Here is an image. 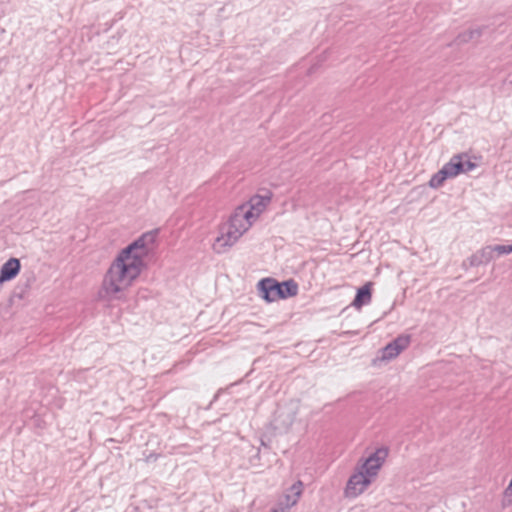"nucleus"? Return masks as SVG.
<instances>
[{
  "label": "nucleus",
  "mask_w": 512,
  "mask_h": 512,
  "mask_svg": "<svg viewBox=\"0 0 512 512\" xmlns=\"http://www.w3.org/2000/svg\"><path fill=\"white\" fill-rule=\"evenodd\" d=\"M492 257H499L512 253V243L510 245H496L487 248Z\"/></svg>",
  "instance_id": "nucleus-14"
},
{
  "label": "nucleus",
  "mask_w": 512,
  "mask_h": 512,
  "mask_svg": "<svg viewBox=\"0 0 512 512\" xmlns=\"http://www.w3.org/2000/svg\"><path fill=\"white\" fill-rule=\"evenodd\" d=\"M259 297L266 303L294 297L298 293V285L293 280L278 282L273 278H264L256 286Z\"/></svg>",
  "instance_id": "nucleus-4"
},
{
  "label": "nucleus",
  "mask_w": 512,
  "mask_h": 512,
  "mask_svg": "<svg viewBox=\"0 0 512 512\" xmlns=\"http://www.w3.org/2000/svg\"><path fill=\"white\" fill-rule=\"evenodd\" d=\"M387 456L386 448H378L361 461L346 482L344 497L354 500L364 494L376 480Z\"/></svg>",
  "instance_id": "nucleus-2"
},
{
  "label": "nucleus",
  "mask_w": 512,
  "mask_h": 512,
  "mask_svg": "<svg viewBox=\"0 0 512 512\" xmlns=\"http://www.w3.org/2000/svg\"><path fill=\"white\" fill-rule=\"evenodd\" d=\"M303 493V483L295 481L285 491L277 507L272 512H289L299 501Z\"/></svg>",
  "instance_id": "nucleus-6"
},
{
  "label": "nucleus",
  "mask_w": 512,
  "mask_h": 512,
  "mask_svg": "<svg viewBox=\"0 0 512 512\" xmlns=\"http://www.w3.org/2000/svg\"><path fill=\"white\" fill-rule=\"evenodd\" d=\"M238 215L242 220L245 221L247 225L252 227L253 223L259 218L247 205L246 203L237 208L234 212Z\"/></svg>",
  "instance_id": "nucleus-12"
},
{
  "label": "nucleus",
  "mask_w": 512,
  "mask_h": 512,
  "mask_svg": "<svg viewBox=\"0 0 512 512\" xmlns=\"http://www.w3.org/2000/svg\"><path fill=\"white\" fill-rule=\"evenodd\" d=\"M479 163L480 157L476 155L467 152L454 154L438 171L430 176L428 187L433 190L439 189L443 187L448 179L476 170Z\"/></svg>",
  "instance_id": "nucleus-3"
},
{
  "label": "nucleus",
  "mask_w": 512,
  "mask_h": 512,
  "mask_svg": "<svg viewBox=\"0 0 512 512\" xmlns=\"http://www.w3.org/2000/svg\"><path fill=\"white\" fill-rule=\"evenodd\" d=\"M500 505L503 509L512 507V482L510 481L501 493Z\"/></svg>",
  "instance_id": "nucleus-13"
},
{
  "label": "nucleus",
  "mask_w": 512,
  "mask_h": 512,
  "mask_svg": "<svg viewBox=\"0 0 512 512\" xmlns=\"http://www.w3.org/2000/svg\"><path fill=\"white\" fill-rule=\"evenodd\" d=\"M21 264L19 259L10 258L8 259L0 269V284L3 285L5 282L14 279L20 272Z\"/></svg>",
  "instance_id": "nucleus-9"
},
{
  "label": "nucleus",
  "mask_w": 512,
  "mask_h": 512,
  "mask_svg": "<svg viewBox=\"0 0 512 512\" xmlns=\"http://www.w3.org/2000/svg\"><path fill=\"white\" fill-rule=\"evenodd\" d=\"M239 238L236 237L226 225L221 228L217 237L212 243V250L216 254L227 253L237 242Z\"/></svg>",
  "instance_id": "nucleus-7"
},
{
  "label": "nucleus",
  "mask_w": 512,
  "mask_h": 512,
  "mask_svg": "<svg viewBox=\"0 0 512 512\" xmlns=\"http://www.w3.org/2000/svg\"><path fill=\"white\" fill-rule=\"evenodd\" d=\"M272 200V193L266 191L263 194L253 195L247 202L246 205L256 214L258 217L266 210Z\"/></svg>",
  "instance_id": "nucleus-8"
},
{
  "label": "nucleus",
  "mask_w": 512,
  "mask_h": 512,
  "mask_svg": "<svg viewBox=\"0 0 512 512\" xmlns=\"http://www.w3.org/2000/svg\"><path fill=\"white\" fill-rule=\"evenodd\" d=\"M409 343V336L397 337L380 350L379 356L375 360V362L387 363L396 359L402 353V351H404L408 347Z\"/></svg>",
  "instance_id": "nucleus-5"
},
{
  "label": "nucleus",
  "mask_w": 512,
  "mask_h": 512,
  "mask_svg": "<svg viewBox=\"0 0 512 512\" xmlns=\"http://www.w3.org/2000/svg\"><path fill=\"white\" fill-rule=\"evenodd\" d=\"M226 227L239 239L251 228L235 213L230 217Z\"/></svg>",
  "instance_id": "nucleus-11"
},
{
  "label": "nucleus",
  "mask_w": 512,
  "mask_h": 512,
  "mask_svg": "<svg viewBox=\"0 0 512 512\" xmlns=\"http://www.w3.org/2000/svg\"><path fill=\"white\" fill-rule=\"evenodd\" d=\"M372 282H367L363 286L357 289L355 298L352 302V306L360 310L363 306L370 304L372 300Z\"/></svg>",
  "instance_id": "nucleus-10"
},
{
  "label": "nucleus",
  "mask_w": 512,
  "mask_h": 512,
  "mask_svg": "<svg viewBox=\"0 0 512 512\" xmlns=\"http://www.w3.org/2000/svg\"><path fill=\"white\" fill-rule=\"evenodd\" d=\"M156 233L148 231L120 249L105 271L99 297L105 301H122L130 287L146 269V259L152 252Z\"/></svg>",
  "instance_id": "nucleus-1"
}]
</instances>
